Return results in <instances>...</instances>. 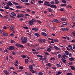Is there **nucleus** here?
I'll use <instances>...</instances> for the list:
<instances>
[{
	"mask_svg": "<svg viewBox=\"0 0 75 75\" xmlns=\"http://www.w3.org/2000/svg\"><path fill=\"white\" fill-rule=\"evenodd\" d=\"M69 57H72V54L71 53H70L69 54Z\"/></svg>",
	"mask_w": 75,
	"mask_h": 75,
	"instance_id": "obj_52",
	"label": "nucleus"
},
{
	"mask_svg": "<svg viewBox=\"0 0 75 75\" xmlns=\"http://www.w3.org/2000/svg\"><path fill=\"white\" fill-rule=\"evenodd\" d=\"M8 5H9V6H13V4L10 2V1H8Z\"/></svg>",
	"mask_w": 75,
	"mask_h": 75,
	"instance_id": "obj_17",
	"label": "nucleus"
},
{
	"mask_svg": "<svg viewBox=\"0 0 75 75\" xmlns=\"http://www.w3.org/2000/svg\"><path fill=\"white\" fill-rule=\"evenodd\" d=\"M61 7H63L64 6H66V4H61L60 5Z\"/></svg>",
	"mask_w": 75,
	"mask_h": 75,
	"instance_id": "obj_44",
	"label": "nucleus"
},
{
	"mask_svg": "<svg viewBox=\"0 0 75 75\" xmlns=\"http://www.w3.org/2000/svg\"><path fill=\"white\" fill-rule=\"evenodd\" d=\"M21 39L22 40V44H26L27 43V37H25L23 38V37H21Z\"/></svg>",
	"mask_w": 75,
	"mask_h": 75,
	"instance_id": "obj_2",
	"label": "nucleus"
},
{
	"mask_svg": "<svg viewBox=\"0 0 75 75\" xmlns=\"http://www.w3.org/2000/svg\"><path fill=\"white\" fill-rule=\"evenodd\" d=\"M50 60H52V61H54V60H55V58H54V57H52L50 59Z\"/></svg>",
	"mask_w": 75,
	"mask_h": 75,
	"instance_id": "obj_49",
	"label": "nucleus"
},
{
	"mask_svg": "<svg viewBox=\"0 0 75 75\" xmlns=\"http://www.w3.org/2000/svg\"><path fill=\"white\" fill-rule=\"evenodd\" d=\"M45 3L44 4V5H45V6H46V5H47V4L49 3V2L47 1H45Z\"/></svg>",
	"mask_w": 75,
	"mask_h": 75,
	"instance_id": "obj_24",
	"label": "nucleus"
},
{
	"mask_svg": "<svg viewBox=\"0 0 75 75\" xmlns=\"http://www.w3.org/2000/svg\"><path fill=\"white\" fill-rule=\"evenodd\" d=\"M10 30H11L12 31H14V28L13 27L11 26V27L10 29Z\"/></svg>",
	"mask_w": 75,
	"mask_h": 75,
	"instance_id": "obj_18",
	"label": "nucleus"
},
{
	"mask_svg": "<svg viewBox=\"0 0 75 75\" xmlns=\"http://www.w3.org/2000/svg\"><path fill=\"white\" fill-rule=\"evenodd\" d=\"M67 8H69L70 7V8H72V7L69 5H68L67 6Z\"/></svg>",
	"mask_w": 75,
	"mask_h": 75,
	"instance_id": "obj_42",
	"label": "nucleus"
},
{
	"mask_svg": "<svg viewBox=\"0 0 75 75\" xmlns=\"http://www.w3.org/2000/svg\"><path fill=\"white\" fill-rule=\"evenodd\" d=\"M11 16H16V14L14 12H12L11 13Z\"/></svg>",
	"mask_w": 75,
	"mask_h": 75,
	"instance_id": "obj_8",
	"label": "nucleus"
},
{
	"mask_svg": "<svg viewBox=\"0 0 75 75\" xmlns=\"http://www.w3.org/2000/svg\"><path fill=\"white\" fill-rule=\"evenodd\" d=\"M23 28L26 30H28V28L27 27H23Z\"/></svg>",
	"mask_w": 75,
	"mask_h": 75,
	"instance_id": "obj_48",
	"label": "nucleus"
},
{
	"mask_svg": "<svg viewBox=\"0 0 75 75\" xmlns=\"http://www.w3.org/2000/svg\"><path fill=\"white\" fill-rule=\"evenodd\" d=\"M59 1L57 0H55V4H59Z\"/></svg>",
	"mask_w": 75,
	"mask_h": 75,
	"instance_id": "obj_25",
	"label": "nucleus"
},
{
	"mask_svg": "<svg viewBox=\"0 0 75 75\" xmlns=\"http://www.w3.org/2000/svg\"><path fill=\"white\" fill-rule=\"evenodd\" d=\"M54 42H58L59 41L56 39H55L54 40Z\"/></svg>",
	"mask_w": 75,
	"mask_h": 75,
	"instance_id": "obj_56",
	"label": "nucleus"
},
{
	"mask_svg": "<svg viewBox=\"0 0 75 75\" xmlns=\"http://www.w3.org/2000/svg\"><path fill=\"white\" fill-rule=\"evenodd\" d=\"M48 10L49 12L50 13H51V12H52V9L51 8H48Z\"/></svg>",
	"mask_w": 75,
	"mask_h": 75,
	"instance_id": "obj_28",
	"label": "nucleus"
},
{
	"mask_svg": "<svg viewBox=\"0 0 75 75\" xmlns=\"http://www.w3.org/2000/svg\"><path fill=\"white\" fill-rule=\"evenodd\" d=\"M3 72L4 73H5V74H6V73L7 72H8V71L7 70H4L3 71Z\"/></svg>",
	"mask_w": 75,
	"mask_h": 75,
	"instance_id": "obj_53",
	"label": "nucleus"
},
{
	"mask_svg": "<svg viewBox=\"0 0 75 75\" xmlns=\"http://www.w3.org/2000/svg\"><path fill=\"white\" fill-rule=\"evenodd\" d=\"M70 67H71V69H73V70L75 69V67H74L73 66H70Z\"/></svg>",
	"mask_w": 75,
	"mask_h": 75,
	"instance_id": "obj_29",
	"label": "nucleus"
},
{
	"mask_svg": "<svg viewBox=\"0 0 75 75\" xmlns=\"http://www.w3.org/2000/svg\"><path fill=\"white\" fill-rule=\"evenodd\" d=\"M15 49V48L13 46H11L9 47V50H14Z\"/></svg>",
	"mask_w": 75,
	"mask_h": 75,
	"instance_id": "obj_3",
	"label": "nucleus"
},
{
	"mask_svg": "<svg viewBox=\"0 0 75 75\" xmlns=\"http://www.w3.org/2000/svg\"><path fill=\"white\" fill-rule=\"evenodd\" d=\"M17 14V15L16 16L18 18H20V14H19V13Z\"/></svg>",
	"mask_w": 75,
	"mask_h": 75,
	"instance_id": "obj_37",
	"label": "nucleus"
},
{
	"mask_svg": "<svg viewBox=\"0 0 75 75\" xmlns=\"http://www.w3.org/2000/svg\"><path fill=\"white\" fill-rule=\"evenodd\" d=\"M38 2L39 4H41L42 3H43V1L41 0L38 1Z\"/></svg>",
	"mask_w": 75,
	"mask_h": 75,
	"instance_id": "obj_27",
	"label": "nucleus"
},
{
	"mask_svg": "<svg viewBox=\"0 0 75 75\" xmlns=\"http://www.w3.org/2000/svg\"><path fill=\"white\" fill-rule=\"evenodd\" d=\"M27 75H32V74L30 73H29L27 74Z\"/></svg>",
	"mask_w": 75,
	"mask_h": 75,
	"instance_id": "obj_64",
	"label": "nucleus"
},
{
	"mask_svg": "<svg viewBox=\"0 0 75 75\" xmlns=\"http://www.w3.org/2000/svg\"><path fill=\"white\" fill-rule=\"evenodd\" d=\"M32 30H34V31H38V29L37 28H33Z\"/></svg>",
	"mask_w": 75,
	"mask_h": 75,
	"instance_id": "obj_11",
	"label": "nucleus"
},
{
	"mask_svg": "<svg viewBox=\"0 0 75 75\" xmlns=\"http://www.w3.org/2000/svg\"><path fill=\"white\" fill-rule=\"evenodd\" d=\"M62 24L63 25H67V23L66 22H63L62 23Z\"/></svg>",
	"mask_w": 75,
	"mask_h": 75,
	"instance_id": "obj_20",
	"label": "nucleus"
},
{
	"mask_svg": "<svg viewBox=\"0 0 75 75\" xmlns=\"http://www.w3.org/2000/svg\"><path fill=\"white\" fill-rule=\"evenodd\" d=\"M12 54L13 55H16V53L14 52H13L12 53Z\"/></svg>",
	"mask_w": 75,
	"mask_h": 75,
	"instance_id": "obj_59",
	"label": "nucleus"
},
{
	"mask_svg": "<svg viewBox=\"0 0 75 75\" xmlns=\"http://www.w3.org/2000/svg\"><path fill=\"white\" fill-rule=\"evenodd\" d=\"M44 54H45L47 55H50V54H49V53L45 52H44Z\"/></svg>",
	"mask_w": 75,
	"mask_h": 75,
	"instance_id": "obj_41",
	"label": "nucleus"
},
{
	"mask_svg": "<svg viewBox=\"0 0 75 75\" xmlns=\"http://www.w3.org/2000/svg\"><path fill=\"white\" fill-rule=\"evenodd\" d=\"M16 8H22V6H16Z\"/></svg>",
	"mask_w": 75,
	"mask_h": 75,
	"instance_id": "obj_34",
	"label": "nucleus"
},
{
	"mask_svg": "<svg viewBox=\"0 0 75 75\" xmlns=\"http://www.w3.org/2000/svg\"><path fill=\"white\" fill-rule=\"evenodd\" d=\"M62 2L64 4H66L67 3V1L65 0H62Z\"/></svg>",
	"mask_w": 75,
	"mask_h": 75,
	"instance_id": "obj_30",
	"label": "nucleus"
},
{
	"mask_svg": "<svg viewBox=\"0 0 75 75\" xmlns=\"http://www.w3.org/2000/svg\"><path fill=\"white\" fill-rule=\"evenodd\" d=\"M28 60L27 59H25V64H28Z\"/></svg>",
	"mask_w": 75,
	"mask_h": 75,
	"instance_id": "obj_26",
	"label": "nucleus"
},
{
	"mask_svg": "<svg viewBox=\"0 0 75 75\" xmlns=\"http://www.w3.org/2000/svg\"><path fill=\"white\" fill-rule=\"evenodd\" d=\"M50 7H51V8H57V6L54 5H51L50 6Z\"/></svg>",
	"mask_w": 75,
	"mask_h": 75,
	"instance_id": "obj_6",
	"label": "nucleus"
},
{
	"mask_svg": "<svg viewBox=\"0 0 75 75\" xmlns=\"http://www.w3.org/2000/svg\"><path fill=\"white\" fill-rule=\"evenodd\" d=\"M23 17V14H21L20 15V17Z\"/></svg>",
	"mask_w": 75,
	"mask_h": 75,
	"instance_id": "obj_63",
	"label": "nucleus"
},
{
	"mask_svg": "<svg viewBox=\"0 0 75 75\" xmlns=\"http://www.w3.org/2000/svg\"><path fill=\"white\" fill-rule=\"evenodd\" d=\"M53 21L54 22H55L56 23H60L58 21V20L56 19H54L53 20Z\"/></svg>",
	"mask_w": 75,
	"mask_h": 75,
	"instance_id": "obj_9",
	"label": "nucleus"
},
{
	"mask_svg": "<svg viewBox=\"0 0 75 75\" xmlns=\"http://www.w3.org/2000/svg\"><path fill=\"white\" fill-rule=\"evenodd\" d=\"M69 30V28H65V31H68Z\"/></svg>",
	"mask_w": 75,
	"mask_h": 75,
	"instance_id": "obj_61",
	"label": "nucleus"
},
{
	"mask_svg": "<svg viewBox=\"0 0 75 75\" xmlns=\"http://www.w3.org/2000/svg\"><path fill=\"white\" fill-rule=\"evenodd\" d=\"M38 75H43L44 74V73L42 72H39V73H38Z\"/></svg>",
	"mask_w": 75,
	"mask_h": 75,
	"instance_id": "obj_23",
	"label": "nucleus"
},
{
	"mask_svg": "<svg viewBox=\"0 0 75 75\" xmlns=\"http://www.w3.org/2000/svg\"><path fill=\"white\" fill-rule=\"evenodd\" d=\"M61 20L62 21H66V19L65 18H62L61 19Z\"/></svg>",
	"mask_w": 75,
	"mask_h": 75,
	"instance_id": "obj_40",
	"label": "nucleus"
},
{
	"mask_svg": "<svg viewBox=\"0 0 75 75\" xmlns=\"http://www.w3.org/2000/svg\"><path fill=\"white\" fill-rule=\"evenodd\" d=\"M38 41L39 42H40V43H42V40L41 39H39L38 40Z\"/></svg>",
	"mask_w": 75,
	"mask_h": 75,
	"instance_id": "obj_16",
	"label": "nucleus"
},
{
	"mask_svg": "<svg viewBox=\"0 0 75 75\" xmlns=\"http://www.w3.org/2000/svg\"><path fill=\"white\" fill-rule=\"evenodd\" d=\"M46 66L47 67H51V63H48L46 64Z\"/></svg>",
	"mask_w": 75,
	"mask_h": 75,
	"instance_id": "obj_22",
	"label": "nucleus"
},
{
	"mask_svg": "<svg viewBox=\"0 0 75 75\" xmlns=\"http://www.w3.org/2000/svg\"><path fill=\"white\" fill-rule=\"evenodd\" d=\"M56 66L57 67H61V65L59 64H57L56 65Z\"/></svg>",
	"mask_w": 75,
	"mask_h": 75,
	"instance_id": "obj_35",
	"label": "nucleus"
},
{
	"mask_svg": "<svg viewBox=\"0 0 75 75\" xmlns=\"http://www.w3.org/2000/svg\"><path fill=\"white\" fill-rule=\"evenodd\" d=\"M36 57H38V58H42V56L38 55L36 56Z\"/></svg>",
	"mask_w": 75,
	"mask_h": 75,
	"instance_id": "obj_32",
	"label": "nucleus"
},
{
	"mask_svg": "<svg viewBox=\"0 0 75 75\" xmlns=\"http://www.w3.org/2000/svg\"><path fill=\"white\" fill-rule=\"evenodd\" d=\"M63 57L64 59H66V58H67V56L65 54H64L63 55Z\"/></svg>",
	"mask_w": 75,
	"mask_h": 75,
	"instance_id": "obj_14",
	"label": "nucleus"
},
{
	"mask_svg": "<svg viewBox=\"0 0 75 75\" xmlns=\"http://www.w3.org/2000/svg\"><path fill=\"white\" fill-rule=\"evenodd\" d=\"M21 57H22V58H26V57H27L26 56H25V55H23L22 54L21 55Z\"/></svg>",
	"mask_w": 75,
	"mask_h": 75,
	"instance_id": "obj_31",
	"label": "nucleus"
},
{
	"mask_svg": "<svg viewBox=\"0 0 75 75\" xmlns=\"http://www.w3.org/2000/svg\"><path fill=\"white\" fill-rule=\"evenodd\" d=\"M8 50L7 49H5L4 50V52H8Z\"/></svg>",
	"mask_w": 75,
	"mask_h": 75,
	"instance_id": "obj_33",
	"label": "nucleus"
},
{
	"mask_svg": "<svg viewBox=\"0 0 75 75\" xmlns=\"http://www.w3.org/2000/svg\"><path fill=\"white\" fill-rule=\"evenodd\" d=\"M4 31V30L2 29V30H1V29H0V33H2Z\"/></svg>",
	"mask_w": 75,
	"mask_h": 75,
	"instance_id": "obj_60",
	"label": "nucleus"
},
{
	"mask_svg": "<svg viewBox=\"0 0 75 75\" xmlns=\"http://www.w3.org/2000/svg\"><path fill=\"white\" fill-rule=\"evenodd\" d=\"M58 58H61V54H59L58 55Z\"/></svg>",
	"mask_w": 75,
	"mask_h": 75,
	"instance_id": "obj_50",
	"label": "nucleus"
},
{
	"mask_svg": "<svg viewBox=\"0 0 75 75\" xmlns=\"http://www.w3.org/2000/svg\"><path fill=\"white\" fill-rule=\"evenodd\" d=\"M54 48H55L56 50H60V48H59V47H58L56 46H54Z\"/></svg>",
	"mask_w": 75,
	"mask_h": 75,
	"instance_id": "obj_13",
	"label": "nucleus"
},
{
	"mask_svg": "<svg viewBox=\"0 0 75 75\" xmlns=\"http://www.w3.org/2000/svg\"><path fill=\"white\" fill-rule=\"evenodd\" d=\"M16 47H19L20 46V44L18 43H17L16 44Z\"/></svg>",
	"mask_w": 75,
	"mask_h": 75,
	"instance_id": "obj_36",
	"label": "nucleus"
},
{
	"mask_svg": "<svg viewBox=\"0 0 75 75\" xmlns=\"http://www.w3.org/2000/svg\"><path fill=\"white\" fill-rule=\"evenodd\" d=\"M71 34L74 35V36H75V32H73L71 33Z\"/></svg>",
	"mask_w": 75,
	"mask_h": 75,
	"instance_id": "obj_43",
	"label": "nucleus"
},
{
	"mask_svg": "<svg viewBox=\"0 0 75 75\" xmlns=\"http://www.w3.org/2000/svg\"><path fill=\"white\" fill-rule=\"evenodd\" d=\"M65 52L66 55H69V52L68 51H65Z\"/></svg>",
	"mask_w": 75,
	"mask_h": 75,
	"instance_id": "obj_19",
	"label": "nucleus"
},
{
	"mask_svg": "<svg viewBox=\"0 0 75 75\" xmlns=\"http://www.w3.org/2000/svg\"><path fill=\"white\" fill-rule=\"evenodd\" d=\"M47 51H48V52H51V48H50L49 47L47 48Z\"/></svg>",
	"mask_w": 75,
	"mask_h": 75,
	"instance_id": "obj_21",
	"label": "nucleus"
},
{
	"mask_svg": "<svg viewBox=\"0 0 75 75\" xmlns=\"http://www.w3.org/2000/svg\"><path fill=\"white\" fill-rule=\"evenodd\" d=\"M21 1L23 3H28V0H21Z\"/></svg>",
	"mask_w": 75,
	"mask_h": 75,
	"instance_id": "obj_12",
	"label": "nucleus"
},
{
	"mask_svg": "<svg viewBox=\"0 0 75 75\" xmlns=\"http://www.w3.org/2000/svg\"><path fill=\"white\" fill-rule=\"evenodd\" d=\"M41 34L42 35H43L44 37H47V34L45 32H42Z\"/></svg>",
	"mask_w": 75,
	"mask_h": 75,
	"instance_id": "obj_5",
	"label": "nucleus"
},
{
	"mask_svg": "<svg viewBox=\"0 0 75 75\" xmlns=\"http://www.w3.org/2000/svg\"><path fill=\"white\" fill-rule=\"evenodd\" d=\"M62 62L64 63L65 64V63H66V62H67V60H64V59H62Z\"/></svg>",
	"mask_w": 75,
	"mask_h": 75,
	"instance_id": "obj_45",
	"label": "nucleus"
},
{
	"mask_svg": "<svg viewBox=\"0 0 75 75\" xmlns=\"http://www.w3.org/2000/svg\"><path fill=\"white\" fill-rule=\"evenodd\" d=\"M67 75H72V74L71 72L68 73H67Z\"/></svg>",
	"mask_w": 75,
	"mask_h": 75,
	"instance_id": "obj_47",
	"label": "nucleus"
},
{
	"mask_svg": "<svg viewBox=\"0 0 75 75\" xmlns=\"http://www.w3.org/2000/svg\"><path fill=\"white\" fill-rule=\"evenodd\" d=\"M3 36L4 37L8 36V33H7V32L6 33V32H4L3 33Z\"/></svg>",
	"mask_w": 75,
	"mask_h": 75,
	"instance_id": "obj_7",
	"label": "nucleus"
},
{
	"mask_svg": "<svg viewBox=\"0 0 75 75\" xmlns=\"http://www.w3.org/2000/svg\"><path fill=\"white\" fill-rule=\"evenodd\" d=\"M72 20L73 21H75V16H73Z\"/></svg>",
	"mask_w": 75,
	"mask_h": 75,
	"instance_id": "obj_46",
	"label": "nucleus"
},
{
	"mask_svg": "<svg viewBox=\"0 0 75 75\" xmlns=\"http://www.w3.org/2000/svg\"><path fill=\"white\" fill-rule=\"evenodd\" d=\"M4 8H5L6 9H9V8H10V7H9V6H5L4 7Z\"/></svg>",
	"mask_w": 75,
	"mask_h": 75,
	"instance_id": "obj_38",
	"label": "nucleus"
},
{
	"mask_svg": "<svg viewBox=\"0 0 75 75\" xmlns=\"http://www.w3.org/2000/svg\"><path fill=\"white\" fill-rule=\"evenodd\" d=\"M4 42L3 41H0V44H3V43Z\"/></svg>",
	"mask_w": 75,
	"mask_h": 75,
	"instance_id": "obj_62",
	"label": "nucleus"
},
{
	"mask_svg": "<svg viewBox=\"0 0 75 75\" xmlns=\"http://www.w3.org/2000/svg\"><path fill=\"white\" fill-rule=\"evenodd\" d=\"M26 11H27L28 12H31V10L29 9H27Z\"/></svg>",
	"mask_w": 75,
	"mask_h": 75,
	"instance_id": "obj_57",
	"label": "nucleus"
},
{
	"mask_svg": "<svg viewBox=\"0 0 75 75\" xmlns=\"http://www.w3.org/2000/svg\"><path fill=\"white\" fill-rule=\"evenodd\" d=\"M35 36H37L38 37H40V35H39V34H38V33H35Z\"/></svg>",
	"mask_w": 75,
	"mask_h": 75,
	"instance_id": "obj_15",
	"label": "nucleus"
},
{
	"mask_svg": "<svg viewBox=\"0 0 75 75\" xmlns=\"http://www.w3.org/2000/svg\"><path fill=\"white\" fill-rule=\"evenodd\" d=\"M69 60L71 61H74V58L73 57H72L69 58Z\"/></svg>",
	"mask_w": 75,
	"mask_h": 75,
	"instance_id": "obj_10",
	"label": "nucleus"
},
{
	"mask_svg": "<svg viewBox=\"0 0 75 75\" xmlns=\"http://www.w3.org/2000/svg\"><path fill=\"white\" fill-rule=\"evenodd\" d=\"M19 68L20 69H23L24 68V67L23 66H20Z\"/></svg>",
	"mask_w": 75,
	"mask_h": 75,
	"instance_id": "obj_51",
	"label": "nucleus"
},
{
	"mask_svg": "<svg viewBox=\"0 0 75 75\" xmlns=\"http://www.w3.org/2000/svg\"><path fill=\"white\" fill-rule=\"evenodd\" d=\"M69 65H72V62H70L68 63Z\"/></svg>",
	"mask_w": 75,
	"mask_h": 75,
	"instance_id": "obj_54",
	"label": "nucleus"
},
{
	"mask_svg": "<svg viewBox=\"0 0 75 75\" xmlns=\"http://www.w3.org/2000/svg\"><path fill=\"white\" fill-rule=\"evenodd\" d=\"M13 4H15V5H16V6H18V3L14 2H13Z\"/></svg>",
	"mask_w": 75,
	"mask_h": 75,
	"instance_id": "obj_39",
	"label": "nucleus"
},
{
	"mask_svg": "<svg viewBox=\"0 0 75 75\" xmlns=\"http://www.w3.org/2000/svg\"><path fill=\"white\" fill-rule=\"evenodd\" d=\"M70 50H72L73 51V52H75V51L73 50V49H72V47H70Z\"/></svg>",
	"mask_w": 75,
	"mask_h": 75,
	"instance_id": "obj_58",
	"label": "nucleus"
},
{
	"mask_svg": "<svg viewBox=\"0 0 75 75\" xmlns=\"http://www.w3.org/2000/svg\"><path fill=\"white\" fill-rule=\"evenodd\" d=\"M37 22L39 24H41V23H42L41 21H40V20H37L36 21L35 19H32L29 22L28 24H29L30 25H34L35 24L34 23Z\"/></svg>",
	"mask_w": 75,
	"mask_h": 75,
	"instance_id": "obj_1",
	"label": "nucleus"
},
{
	"mask_svg": "<svg viewBox=\"0 0 75 75\" xmlns=\"http://www.w3.org/2000/svg\"><path fill=\"white\" fill-rule=\"evenodd\" d=\"M50 4H55V3L54 2V1L50 2Z\"/></svg>",
	"mask_w": 75,
	"mask_h": 75,
	"instance_id": "obj_55",
	"label": "nucleus"
},
{
	"mask_svg": "<svg viewBox=\"0 0 75 75\" xmlns=\"http://www.w3.org/2000/svg\"><path fill=\"white\" fill-rule=\"evenodd\" d=\"M35 66V65L34 64H32L30 65L29 66V69H30V70H33V67Z\"/></svg>",
	"mask_w": 75,
	"mask_h": 75,
	"instance_id": "obj_4",
	"label": "nucleus"
}]
</instances>
